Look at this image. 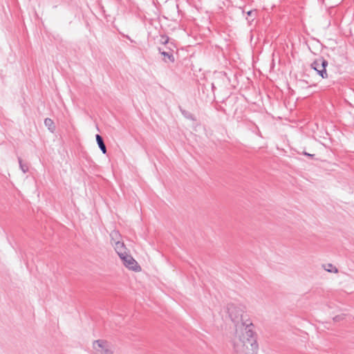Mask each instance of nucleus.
Returning a JSON list of instances; mask_svg holds the SVG:
<instances>
[{
	"label": "nucleus",
	"mask_w": 354,
	"mask_h": 354,
	"mask_svg": "<svg viewBox=\"0 0 354 354\" xmlns=\"http://www.w3.org/2000/svg\"><path fill=\"white\" fill-rule=\"evenodd\" d=\"M95 138H96L97 144L99 148L100 149L101 151L102 152L103 154H106L107 152V149H106V147L104 144L103 138L100 135L96 134Z\"/></svg>",
	"instance_id": "7"
},
{
	"label": "nucleus",
	"mask_w": 354,
	"mask_h": 354,
	"mask_svg": "<svg viewBox=\"0 0 354 354\" xmlns=\"http://www.w3.org/2000/svg\"><path fill=\"white\" fill-rule=\"evenodd\" d=\"M159 53L163 56L162 60L165 63H174L175 62L174 56L172 53V50H170V51H165L163 50L161 48H158Z\"/></svg>",
	"instance_id": "5"
},
{
	"label": "nucleus",
	"mask_w": 354,
	"mask_h": 354,
	"mask_svg": "<svg viewBox=\"0 0 354 354\" xmlns=\"http://www.w3.org/2000/svg\"><path fill=\"white\" fill-rule=\"evenodd\" d=\"M110 236L113 244H115L117 241H120L121 235L117 230H113L111 232Z\"/></svg>",
	"instance_id": "9"
},
{
	"label": "nucleus",
	"mask_w": 354,
	"mask_h": 354,
	"mask_svg": "<svg viewBox=\"0 0 354 354\" xmlns=\"http://www.w3.org/2000/svg\"><path fill=\"white\" fill-rule=\"evenodd\" d=\"M227 313L235 325L232 345L235 354H257L259 345L253 324L244 315V308L241 305L229 304Z\"/></svg>",
	"instance_id": "1"
},
{
	"label": "nucleus",
	"mask_w": 354,
	"mask_h": 354,
	"mask_svg": "<svg viewBox=\"0 0 354 354\" xmlns=\"http://www.w3.org/2000/svg\"><path fill=\"white\" fill-rule=\"evenodd\" d=\"M256 12H257L256 10H251L248 11L246 19L248 21H250V20L253 21L254 16L256 14Z\"/></svg>",
	"instance_id": "14"
},
{
	"label": "nucleus",
	"mask_w": 354,
	"mask_h": 354,
	"mask_svg": "<svg viewBox=\"0 0 354 354\" xmlns=\"http://www.w3.org/2000/svg\"><path fill=\"white\" fill-rule=\"evenodd\" d=\"M303 154L307 157H309L311 159H314L315 158V154H311V153H307L306 151H304L303 152Z\"/></svg>",
	"instance_id": "16"
},
{
	"label": "nucleus",
	"mask_w": 354,
	"mask_h": 354,
	"mask_svg": "<svg viewBox=\"0 0 354 354\" xmlns=\"http://www.w3.org/2000/svg\"><path fill=\"white\" fill-rule=\"evenodd\" d=\"M114 249L120 258L128 252L124 243L121 241H117V242H115Z\"/></svg>",
	"instance_id": "6"
},
{
	"label": "nucleus",
	"mask_w": 354,
	"mask_h": 354,
	"mask_svg": "<svg viewBox=\"0 0 354 354\" xmlns=\"http://www.w3.org/2000/svg\"><path fill=\"white\" fill-rule=\"evenodd\" d=\"M44 124L46 127H48V129L51 131L53 132L55 129V126L54 124V122L50 118H46L44 120Z\"/></svg>",
	"instance_id": "10"
},
{
	"label": "nucleus",
	"mask_w": 354,
	"mask_h": 354,
	"mask_svg": "<svg viewBox=\"0 0 354 354\" xmlns=\"http://www.w3.org/2000/svg\"><path fill=\"white\" fill-rule=\"evenodd\" d=\"M343 319V315H337L333 317L334 322H339Z\"/></svg>",
	"instance_id": "17"
},
{
	"label": "nucleus",
	"mask_w": 354,
	"mask_h": 354,
	"mask_svg": "<svg viewBox=\"0 0 354 354\" xmlns=\"http://www.w3.org/2000/svg\"><path fill=\"white\" fill-rule=\"evenodd\" d=\"M311 68L313 69H314L315 71H316L318 75H319V71L322 70L320 64L317 59L311 64Z\"/></svg>",
	"instance_id": "12"
},
{
	"label": "nucleus",
	"mask_w": 354,
	"mask_h": 354,
	"mask_svg": "<svg viewBox=\"0 0 354 354\" xmlns=\"http://www.w3.org/2000/svg\"><path fill=\"white\" fill-rule=\"evenodd\" d=\"M19 165L21 170L23 173L26 174L28 171V166L27 164L24 163L22 159L20 157H18Z\"/></svg>",
	"instance_id": "11"
},
{
	"label": "nucleus",
	"mask_w": 354,
	"mask_h": 354,
	"mask_svg": "<svg viewBox=\"0 0 354 354\" xmlns=\"http://www.w3.org/2000/svg\"><path fill=\"white\" fill-rule=\"evenodd\" d=\"M93 346L96 354H113L109 343L105 340H95Z\"/></svg>",
	"instance_id": "2"
},
{
	"label": "nucleus",
	"mask_w": 354,
	"mask_h": 354,
	"mask_svg": "<svg viewBox=\"0 0 354 354\" xmlns=\"http://www.w3.org/2000/svg\"><path fill=\"white\" fill-rule=\"evenodd\" d=\"M320 64V66L322 70L319 71V75L321 76L323 79L328 77V74L326 72V66L328 63V61L326 60L323 57H319L317 59Z\"/></svg>",
	"instance_id": "4"
},
{
	"label": "nucleus",
	"mask_w": 354,
	"mask_h": 354,
	"mask_svg": "<svg viewBox=\"0 0 354 354\" xmlns=\"http://www.w3.org/2000/svg\"><path fill=\"white\" fill-rule=\"evenodd\" d=\"M160 42L162 44L166 45L169 42V37L167 35H161Z\"/></svg>",
	"instance_id": "15"
},
{
	"label": "nucleus",
	"mask_w": 354,
	"mask_h": 354,
	"mask_svg": "<svg viewBox=\"0 0 354 354\" xmlns=\"http://www.w3.org/2000/svg\"><path fill=\"white\" fill-rule=\"evenodd\" d=\"M325 270L329 272L337 273L338 272L337 268L331 263H328L326 267H325Z\"/></svg>",
	"instance_id": "13"
},
{
	"label": "nucleus",
	"mask_w": 354,
	"mask_h": 354,
	"mask_svg": "<svg viewBox=\"0 0 354 354\" xmlns=\"http://www.w3.org/2000/svg\"><path fill=\"white\" fill-rule=\"evenodd\" d=\"M179 109H180L182 115L186 119L190 120H192V121H196V117L192 113H191L189 111H187L182 109L181 106H179Z\"/></svg>",
	"instance_id": "8"
},
{
	"label": "nucleus",
	"mask_w": 354,
	"mask_h": 354,
	"mask_svg": "<svg viewBox=\"0 0 354 354\" xmlns=\"http://www.w3.org/2000/svg\"><path fill=\"white\" fill-rule=\"evenodd\" d=\"M124 265L133 271H140L141 270L140 266L138 262L127 252L124 255L120 257Z\"/></svg>",
	"instance_id": "3"
}]
</instances>
